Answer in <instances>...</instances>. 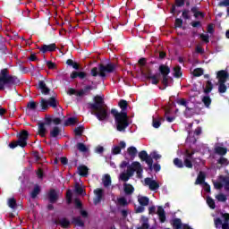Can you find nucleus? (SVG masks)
Segmentation results:
<instances>
[{
  "label": "nucleus",
  "mask_w": 229,
  "mask_h": 229,
  "mask_svg": "<svg viewBox=\"0 0 229 229\" xmlns=\"http://www.w3.org/2000/svg\"><path fill=\"white\" fill-rule=\"evenodd\" d=\"M215 153L216 155H220V156H225L226 155V153H228V148H225V147H216L215 148Z\"/></svg>",
  "instance_id": "28"
},
{
  "label": "nucleus",
  "mask_w": 229,
  "mask_h": 229,
  "mask_svg": "<svg viewBox=\"0 0 229 229\" xmlns=\"http://www.w3.org/2000/svg\"><path fill=\"white\" fill-rule=\"evenodd\" d=\"M126 148V142L120 141L118 146H115V155H121V149Z\"/></svg>",
  "instance_id": "33"
},
{
  "label": "nucleus",
  "mask_w": 229,
  "mask_h": 229,
  "mask_svg": "<svg viewBox=\"0 0 229 229\" xmlns=\"http://www.w3.org/2000/svg\"><path fill=\"white\" fill-rule=\"evenodd\" d=\"M201 101L204 104V106H206V108H210V105H212V98H210V96L206 95L202 97Z\"/></svg>",
  "instance_id": "27"
},
{
  "label": "nucleus",
  "mask_w": 229,
  "mask_h": 229,
  "mask_svg": "<svg viewBox=\"0 0 229 229\" xmlns=\"http://www.w3.org/2000/svg\"><path fill=\"white\" fill-rule=\"evenodd\" d=\"M174 78H181V76H182V66L177 65L174 68Z\"/></svg>",
  "instance_id": "39"
},
{
  "label": "nucleus",
  "mask_w": 229,
  "mask_h": 229,
  "mask_svg": "<svg viewBox=\"0 0 229 229\" xmlns=\"http://www.w3.org/2000/svg\"><path fill=\"white\" fill-rule=\"evenodd\" d=\"M27 110H32L34 112H38V104L34 101L29 102L27 104Z\"/></svg>",
  "instance_id": "29"
},
{
  "label": "nucleus",
  "mask_w": 229,
  "mask_h": 229,
  "mask_svg": "<svg viewBox=\"0 0 229 229\" xmlns=\"http://www.w3.org/2000/svg\"><path fill=\"white\" fill-rule=\"evenodd\" d=\"M193 76H195V78H199V76H203V69L202 68H196L193 71Z\"/></svg>",
  "instance_id": "46"
},
{
  "label": "nucleus",
  "mask_w": 229,
  "mask_h": 229,
  "mask_svg": "<svg viewBox=\"0 0 229 229\" xmlns=\"http://www.w3.org/2000/svg\"><path fill=\"white\" fill-rule=\"evenodd\" d=\"M138 157L141 162H146L147 165H148L149 171H153V159L160 160V158H162V156L157 151L151 152L150 155H148L146 150L139 152Z\"/></svg>",
  "instance_id": "4"
},
{
  "label": "nucleus",
  "mask_w": 229,
  "mask_h": 229,
  "mask_svg": "<svg viewBox=\"0 0 229 229\" xmlns=\"http://www.w3.org/2000/svg\"><path fill=\"white\" fill-rule=\"evenodd\" d=\"M51 137H58L60 135V128L54 127L53 130L50 131Z\"/></svg>",
  "instance_id": "47"
},
{
  "label": "nucleus",
  "mask_w": 229,
  "mask_h": 229,
  "mask_svg": "<svg viewBox=\"0 0 229 229\" xmlns=\"http://www.w3.org/2000/svg\"><path fill=\"white\" fill-rule=\"evenodd\" d=\"M190 25L192 26V28H201L203 26L199 21H193Z\"/></svg>",
  "instance_id": "55"
},
{
  "label": "nucleus",
  "mask_w": 229,
  "mask_h": 229,
  "mask_svg": "<svg viewBox=\"0 0 229 229\" xmlns=\"http://www.w3.org/2000/svg\"><path fill=\"white\" fill-rule=\"evenodd\" d=\"M138 203H140L141 207H148V205H149V198L145 196L139 197Z\"/></svg>",
  "instance_id": "26"
},
{
  "label": "nucleus",
  "mask_w": 229,
  "mask_h": 229,
  "mask_svg": "<svg viewBox=\"0 0 229 229\" xmlns=\"http://www.w3.org/2000/svg\"><path fill=\"white\" fill-rule=\"evenodd\" d=\"M200 38L205 42L206 44H208L210 42V36L208 34H200Z\"/></svg>",
  "instance_id": "54"
},
{
  "label": "nucleus",
  "mask_w": 229,
  "mask_h": 229,
  "mask_svg": "<svg viewBox=\"0 0 229 229\" xmlns=\"http://www.w3.org/2000/svg\"><path fill=\"white\" fill-rule=\"evenodd\" d=\"M103 183L105 187H108V185H110V183H112V180L110 179V175L106 174L103 177Z\"/></svg>",
  "instance_id": "44"
},
{
  "label": "nucleus",
  "mask_w": 229,
  "mask_h": 229,
  "mask_svg": "<svg viewBox=\"0 0 229 229\" xmlns=\"http://www.w3.org/2000/svg\"><path fill=\"white\" fill-rule=\"evenodd\" d=\"M77 148L79 149V151H82L83 153H85V151H87V147L83 143H79L77 145Z\"/></svg>",
  "instance_id": "59"
},
{
  "label": "nucleus",
  "mask_w": 229,
  "mask_h": 229,
  "mask_svg": "<svg viewBox=\"0 0 229 229\" xmlns=\"http://www.w3.org/2000/svg\"><path fill=\"white\" fill-rule=\"evenodd\" d=\"M60 225L63 226V228H67L69 226V225H71V222H69V220L63 218L60 221Z\"/></svg>",
  "instance_id": "56"
},
{
  "label": "nucleus",
  "mask_w": 229,
  "mask_h": 229,
  "mask_svg": "<svg viewBox=\"0 0 229 229\" xmlns=\"http://www.w3.org/2000/svg\"><path fill=\"white\" fill-rule=\"evenodd\" d=\"M157 214L159 217L160 223H164L167 217L165 216V210H164V208L162 206L157 207Z\"/></svg>",
  "instance_id": "17"
},
{
  "label": "nucleus",
  "mask_w": 229,
  "mask_h": 229,
  "mask_svg": "<svg viewBox=\"0 0 229 229\" xmlns=\"http://www.w3.org/2000/svg\"><path fill=\"white\" fill-rule=\"evenodd\" d=\"M132 165L134 167V173L136 172V174L138 178H142V165L139 161L132 162Z\"/></svg>",
  "instance_id": "15"
},
{
  "label": "nucleus",
  "mask_w": 229,
  "mask_h": 229,
  "mask_svg": "<svg viewBox=\"0 0 229 229\" xmlns=\"http://www.w3.org/2000/svg\"><path fill=\"white\" fill-rule=\"evenodd\" d=\"M48 198L51 203H55L58 199V193L55 190H52L49 192Z\"/></svg>",
  "instance_id": "32"
},
{
  "label": "nucleus",
  "mask_w": 229,
  "mask_h": 229,
  "mask_svg": "<svg viewBox=\"0 0 229 229\" xmlns=\"http://www.w3.org/2000/svg\"><path fill=\"white\" fill-rule=\"evenodd\" d=\"M75 135H81L83 133V126H79L74 130Z\"/></svg>",
  "instance_id": "62"
},
{
  "label": "nucleus",
  "mask_w": 229,
  "mask_h": 229,
  "mask_svg": "<svg viewBox=\"0 0 229 229\" xmlns=\"http://www.w3.org/2000/svg\"><path fill=\"white\" fill-rule=\"evenodd\" d=\"M177 104L181 105L182 106H185L186 107V111H191V107L187 106V100L185 98H181L179 100H177Z\"/></svg>",
  "instance_id": "43"
},
{
  "label": "nucleus",
  "mask_w": 229,
  "mask_h": 229,
  "mask_svg": "<svg viewBox=\"0 0 229 229\" xmlns=\"http://www.w3.org/2000/svg\"><path fill=\"white\" fill-rule=\"evenodd\" d=\"M78 123V118L76 117H70L65 121L66 126H72V124H76Z\"/></svg>",
  "instance_id": "41"
},
{
  "label": "nucleus",
  "mask_w": 229,
  "mask_h": 229,
  "mask_svg": "<svg viewBox=\"0 0 229 229\" xmlns=\"http://www.w3.org/2000/svg\"><path fill=\"white\" fill-rule=\"evenodd\" d=\"M216 199L218 201H221L222 203H225L226 201V199H228L226 198V195L223 194V193H219L218 195L216 196Z\"/></svg>",
  "instance_id": "49"
},
{
  "label": "nucleus",
  "mask_w": 229,
  "mask_h": 229,
  "mask_svg": "<svg viewBox=\"0 0 229 229\" xmlns=\"http://www.w3.org/2000/svg\"><path fill=\"white\" fill-rule=\"evenodd\" d=\"M171 225L174 229H182L183 224L182 223V219L180 218H174L171 220Z\"/></svg>",
  "instance_id": "20"
},
{
  "label": "nucleus",
  "mask_w": 229,
  "mask_h": 229,
  "mask_svg": "<svg viewBox=\"0 0 229 229\" xmlns=\"http://www.w3.org/2000/svg\"><path fill=\"white\" fill-rule=\"evenodd\" d=\"M91 89H92V87H90V86H88L84 89H81V90H76L74 89H69L67 91V94H69V96H78L79 98H81V96H85V93L89 92V90H90Z\"/></svg>",
  "instance_id": "11"
},
{
  "label": "nucleus",
  "mask_w": 229,
  "mask_h": 229,
  "mask_svg": "<svg viewBox=\"0 0 229 229\" xmlns=\"http://www.w3.org/2000/svg\"><path fill=\"white\" fill-rule=\"evenodd\" d=\"M207 203L208 205V207H210L211 208H216V201H214V199L210 197H208L207 199Z\"/></svg>",
  "instance_id": "50"
},
{
  "label": "nucleus",
  "mask_w": 229,
  "mask_h": 229,
  "mask_svg": "<svg viewBox=\"0 0 229 229\" xmlns=\"http://www.w3.org/2000/svg\"><path fill=\"white\" fill-rule=\"evenodd\" d=\"M57 105H58V102H56V99H55V98H50L48 100L42 98L40 101L41 110L43 111L47 110L49 106H52V108H56Z\"/></svg>",
  "instance_id": "10"
},
{
  "label": "nucleus",
  "mask_w": 229,
  "mask_h": 229,
  "mask_svg": "<svg viewBox=\"0 0 229 229\" xmlns=\"http://www.w3.org/2000/svg\"><path fill=\"white\" fill-rule=\"evenodd\" d=\"M229 74L228 72L225 70H220L216 73V78L218 80V82H226L228 80Z\"/></svg>",
  "instance_id": "14"
},
{
  "label": "nucleus",
  "mask_w": 229,
  "mask_h": 229,
  "mask_svg": "<svg viewBox=\"0 0 229 229\" xmlns=\"http://www.w3.org/2000/svg\"><path fill=\"white\" fill-rule=\"evenodd\" d=\"M174 26L175 28H182V26H183V20H182V18H176Z\"/></svg>",
  "instance_id": "52"
},
{
  "label": "nucleus",
  "mask_w": 229,
  "mask_h": 229,
  "mask_svg": "<svg viewBox=\"0 0 229 229\" xmlns=\"http://www.w3.org/2000/svg\"><path fill=\"white\" fill-rule=\"evenodd\" d=\"M114 65L113 64H107L106 66L100 64L98 67H95L91 70V75L92 76H100L101 78H105L108 72H114Z\"/></svg>",
  "instance_id": "7"
},
{
  "label": "nucleus",
  "mask_w": 229,
  "mask_h": 229,
  "mask_svg": "<svg viewBox=\"0 0 229 229\" xmlns=\"http://www.w3.org/2000/svg\"><path fill=\"white\" fill-rule=\"evenodd\" d=\"M40 192V187L36 185L31 192V198H37Z\"/></svg>",
  "instance_id": "48"
},
{
  "label": "nucleus",
  "mask_w": 229,
  "mask_h": 229,
  "mask_svg": "<svg viewBox=\"0 0 229 229\" xmlns=\"http://www.w3.org/2000/svg\"><path fill=\"white\" fill-rule=\"evenodd\" d=\"M130 175L127 174L126 173H122L120 174L119 180H121L122 182H128V180H130Z\"/></svg>",
  "instance_id": "51"
},
{
  "label": "nucleus",
  "mask_w": 229,
  "mask_h": 229,
  "mask_svg": "<svg viewBox=\"0 0 229 229\" xmlns=\"http://www.w3.org/2000/svg\"><path fill=\"white\" fill-rule=\"evenodd\" d=\"M7 205L13 210H15L17 208V202L15 201V199H13V198H11L7 200Z\"/></svg>",
  "instance_id": "37"
},
{
  "label": "nucleus",
  "mask_w": 229,
  "mask_h": 229,
  "mask_svg": "<svg viewBox=\"0 0 229 229\" xmlns=\"http://www.w3.org/2000/svg\"><path fill=\"white\" fill-rule=\"evenodd\" d=\"M153 169L156 173H158V172H160V169H162V166L160 165V164L153 165V163H152V171H153Z\"/></svg>",
  "instance_id": "61"
},
{
  "label": "nucleus",
  "mask_w": 229,
  "mask_h": 229,
  "mask_svg": "<svg viewBox=\"0 0 229 229\" xmlns=\"http://www.w3.org/2000/svg\"><path fill=\"white\" fill-rule=\"evenodd\" d=\"M123 191H124L125 194L131 195V194H133L135 188H133V185L124 182L123 183Z\"/></svg>",
  "instance_id": "24"
},
{
  "label": "nucleus",
  "mask_w": 229,
  "mask_h": 229,
  "mask_svg": "<svg viewBox=\"0 0 229 229\" xmlns=\"http://www.w3.org/2000/svg\"><path fill=\"white\" fill-rule=\"evenodd\" d=\"M170 13H173V15H174V13H177V15H180V13H182V11L176 10V5H172Z\"/></svg>",
  "instance_id": "60"
},
{
  "label": "nucleus",
  "mask_w": 229,
  "mask_h": 229,
  "mask_svg": "<svg viewBox=\"0 0 229 229\" xmlns=\"http://www.w3.org/2000/svg\"><path fill=\"white\" fill-rule=\"evenodd\" d=\"M78 171L81 176H87L89 173V168L85 165H81L78 167Z\"/></svg>",
  "instance_id": "35"
},
{
  "label": "nucleus",
  "mask_w": 229,
  "mask_h": 229,
  "mask_svg": "<svg viewBox=\"0 0 229 229\" xmlns=\"http://www.w3.org/2000/svg\"><path fill=\"white\" fill-rule=\"evenodd\" d=\"M205 178H207L205 172H199L195 185H203L205 183Z\"/></svg>",
  "instance_id": "22"
},
{
  "label": "nucleus",
  "mask_w": 229,
  "mask_h": 229,
  "mask_svg": "<svg viewBox=\"0 0 229 229\" xmlns=\"http://www.w3.org/2000/svg\"><path fill=\"white\" fill-rule=\"evenodd\" d=\"M222 217H224V223H229V213L223 214Z\"/></svg>",
  "instance_id": "64"
},
{
  "label": "nucleus",
  "mask_w": 229,
  "mask_h": 229,
  "mask_svg": "<svg viewBox=\"0 0 229 229\" xmlns=\"http://www.w3.org/2000/svg\"><path fill=\"white\" fill-rule=\"evenodd\" d=\"M162 118H155L153 117V120H152V125H153V128H160V126L162 125Z\"/></svg>",
  "instance_id": "40"
},
{
  "label": "nucleus",
  "mask_w": 229,
  "mask_h": 229,
  "mask_svg": "<svg viewBox=\"0 0 229 229\" xmlns=\"http://www.w3.org/2000/svg\"><path fill=\"white\" fill-rule=\"evenodd\" d=\"M73 223L76 226H83V220H81V217L75 218Z\"/></svg>",
  "instance_id": "57"
},
{
  "label": "nucleus",
  "mask_w": 229,
  "mask_h": 229,
  "mask_svg": "<svg viewBox=\"0 0 229 229\" xmlns=\"http://www.w3.org/2000/svg\"><path fill=\"white\" fill-rule=\"evenodd\" d=\"M116 210L117 212H119V214H121L123 219H126V217H128V208H116Z\"/></svg>",
  "instance_id": "36"
},
{
  "label": "nucleus",
  "mask_w": 229,
  "mask_h": 229,
  "mask_svg": "<svg viewBox=\"0 0 229 229\" xmlns=\"http://www.w3.org/2000/svg\"><path fill=\"white\" fill-rule=\"evenodd\" d=\"M118 106L119 108H121V112H126V110H128V101L124 100V99H121L118 102Z\"/></svg>",
  "instance_id": "30"
},
{
  "label": "nucleus",
  "mask_w": 229,
  "mask_h": 229,
  "mask_svg": "<svg viewBox=\"0 0 229 229\" xmlns=\"http://www.w3.org/2000/svg\"><path fill=\"white\" fill-rule=\"evenodd\" d=\"M173 6H177L178 8H182V6H185V0H175V4Z\"/></svg>",
  "instance_id": "53"
},
{
  "label": "nucleus",
  "mask_w": 229,
  "mask_h": 229,
  "mask_svg": "<svg viewBox=\"0 0 229 229\" xmlns=\"http://www.w3.org/2000/svg\"><path fill=\"white\" fill-rule=\"evenodd\" d=\"M190 13H191V11H189L188 9L182 10V19H184V21H189V19H191Z\"/></svg>",
  "instance_id": "45"
},
{
  "label": "nucleus",
  "mask_w": 229,
  "mask_h": 229,
  "mask_svg": "<svg viewBox=\"0 0 229 229\" xmlns=\"http://www.w3.org/2000/svg\"><path fill=\"white\" fill-rule=\"evenodd\" d=\"M125 174H127L131 178V176H133V174H135V167L133 166V163H131V165L127 167V171Z\"/></svg>",
  "instance_id": "42"
},
{
  "label": "nucleus",
  "mask_w": 229,
  "mask_h": 229,
  "mask_svg": "<svg viewBox=\"0 0 229 229\" xmlns=\"http://www.w3.org/2000/svg\"><path fill=\"white\" fill-rule=\"evenodd\" d=\"M115 123L117 131L124 133L126 131V128H128L131 123L128 116V112L115 111Z\"/></svg>",
  "instance_id": "3"
},
{
  "label": "nucleus",
  "mask_w": 229,
  "mask_h": 229,
  "mask_svg": "<svg viewBox=\"0 0 229 229\" xmlns=\"http://www.w3.org/2000/svg\"><path fill=\"white\" fill-rule=\"evenodd\" d=\"M196 154V150H189L185 149L183 153V161L178 157H175L174 159V165L175 167H178V169H183L184 167H187V169H192L194 167V162H196V157H194V155Z\"/></svg>",
  "instance_id": "2"
},
{
  "label": "nucleus",
  "mask_w": 229,
  "mask_h": 229,
  "mask_svg": "<svg viewBox=\"0 0 229 229\" xmlns=\"http://www.w3.org/2000/svg\"><path fill=\"white\" fill-rule=\"evenodd\" d=\"M66 199H67L68 203H71V201H72V191H71V190L67 191Z\"/></svg>",
  "instance_id": "58"
},
{
  "label": "nucleus",
  "mask_w": 229,
  "mask_h": 229,
  "mask_svg": "<svg viewBox=\"0 0 229 229\" xmlns=\"http://www.w3.org/2000/svg\"><path fill=\"white\" fill-rule=\"evenodd\" d=\"M56 49V44L52 43L50 45H44L41 48H39V50L41 51V53H49V52H53Z\"/></svg>",
  "instance_id": "18"
},
{
  "label": "nucleus",
  "mask_w": 229,
  "mask_h": 229,
  "mask_svg": "<svg viewBox=\"0 0 229 229\" xmlns=\"http://www.w3.org/2000/svg\"><path fill=\"white\" fill-rule=\"evenodd\" d=\"M14 83H17V78L10 76L8 70H2L0 72V90L4 89V87H11Z\"/></svg>",
  "instance_id": "5"
},
{
  "label": "nucleus",
  "mask_w": 229,
  "mask_h": 229,
  "mask_svg": "<svg viewBox=\"0 0 229 229\" xmlns=\"http://www.w3.org/2000/svg\"><path fill=\"white\" fill-rule=\"evenodd\" d=\"M38 88L40 89L42 94L47 95L49 94V89L44 81L38 82Z\"/></svg>",
  "instance_id": "31"
},
{
  "label": "nucleus",
  "mask_w": 229,
  "mask_h": 229,
  "mask_svg": "<svg viewBox=\"0 0 229 229\" xmlns=\"http://www.w3.org/2000/svg\"><path fill=\"white\" fill-rule=\"evenodd\" d=\"M158 71L160 72V75L162 76L161 79V83L164 85L162 88L161 86L159 87L160 90H165L167 87H169V80H172L169 74L171 73V68L169 66L161 64L159 65Z\"/></svg>",
  "instance_id": "6"
},
{
  "label": "nucleus",
  "mask_w": 229,
  "mask_h": 229,
  "mask_svg": "<svg viewBox=\"0 0 229 229\" xmlns=\"http://www.w3.org/2000/svg\"><path fill=\"white\" fill-rule=\"evenodd\" d=\"M226 90H228V87H226V82H218L219 94H225Z\"/></svg>",
  "instance_id": "34"
},
{
  "label": "nucleus",
  "mask_w": 229,
  "mask_h": 229,
  "mask_svg": "<svg viewBox=\"0 0 229 229\" xmlns=\"http://www.w3.org/2000/svg\"><path fill=\"white\" fill-rule=\"evenodd\" d=\"M95 198H94V204L98 205V203L101 202L103 198V191L101 189H97L94 191Z\"/></svg>",
  "instance_id": "19"
},
{
  "label": "nucleus",
  "mask_w": 229,
  "mask_h": 229,
  "mask_svg": "<svg viewBox=\"0 0 229 229\" xmlns=\"http://www.w3.org/2000/svg\"><path fill=\"white\" fill-rule=\"evenodd\" d=\"M145 184L148 185L150 191H158L160 189V184L149 177L145 178Z\"/></svg>",
  "instance_id": "12"
},
{
  "label": "nucleus",
  "mask_w": 229,
  "mask_h": 229,
  "mask_svg": "<svg viewBox=\"0 0 229 229\" xmlns=\"http://www.w3.org/2000/svg\"><path fill=\"white\" fill-rule=\"evenodd\" d=\"M141 221L143 222L141 225L142 229H149V219L146 216H141Z\"/></svg>",
  "instance_id": "38"
},
{
  "label": "nucleus",
  "mask_w": 229,
  "mask_h": 229,
  "mask_svg": "<svg viewBox=\"0 0 229 229\" xmlns=\"http://www.w3.org/2000/svg\"><path fill=\"white\" fill-rule=\"evenodd\" d=\"M218 6L222 7V6H229V0H222L221 2H219Z\"/></svg>",
  "instance_id": "63"
},
{
  "label": "nucleus",
  "mask_w": 229,
  "mask_h": 229,
  "mask_svg": "<svg viewBox=\"0 0 229 229\" xmlns=\"http://www.w3.org/2000/svg\"><path fill=\"white\" fill-rule=\"evenodd\" d=\"M213 89H214V84L212 83V81H207L206 86L204 88V94H206V96H208V94L212 92Z\"/></svg>",
  "instance_id": "25"
},
{
  "label": "nucleus",
  "mask_w": 229,
  "mask_h": 229,
  "mask_svg": "<svg viewBox=\"0 0 229 229\" xmlns=\"http://www.w3.org/2000/svg\"><path fill=\"white\" fill-rule=\"evenodd\" d=\"M49 126H51V117L46 116L45 123L38 124V133L40 137H46L47 128H49Z\"/></svg>",
  "instance_id": "9"
},
{
  "label": "nucleus",
  "mask_w": 229,
  "mask_h": 229,
  "mask_svg": "<svg viewBox=\"0 0 229 229\" xmlns=\"http://www.w3.org/2000/svg\"><path fill=\"white\" fill-rule=\"evenodd\" d=\"M216 228L229 229V223L224 222L221 218L217 217L214 220Z\"/></svg>",
  "instance_id": "16"
},
{
  "label": "nucleus",
  "mask_w": 229,
  "mask_h": 229,
  "mask_svg": "<svg viewBox=\"0 0 229 229\" xmlns=\"http://www.w3.org/2000/svg\"><path fill=\"white\" fill-rule=\"evenodd\" d=\"M27 140H28V131H22L19 136V140L13 143L9 144V147L12 149H14V148H17L18 146H21V148H25V146L28 144Z\"/></svg>",
  "instance_id": "8"
},
{
  "label": "nucleus",
  "mask_w": 229,
  "mask_h": 229,
  "mask_svg": "<svg viewBox=\"0 0 229 229\" xmlns=\"http://www.w3.org/2000/svg\"><path fill=\"white\" fill-rule=\"evenodd\" d=\"M145 78L147 80H151L152 85H158L160 80H158V77L157 75H151V72L145 74Z\"/></svg>",
  "instance_id": "23"
},
{
  "label": "nucleus",
  "mask_w": 229,
  "mask_h": 229,
  "mask_svg": "<svg viewBox=\"0 0 229 229\" xmlns=\"http://www.w3.org/2000/svg\"><path fill=\"white\" fill-rule=\"evenodd\" d=\"M130 202L126 199V197H120L116 199V208H128Z\"/></svg>",
  "instance_id": "13"
},
{
  "label": "nucleus",
  "mask_w": 229,
  "mask_h": 229,
  "mask_svg": "<svg viewBox=\"0 0 229 229\" xmlns=\"http://www.w3.org/2000/svg\"><path fill=\"white\" fill-rule=\"evenodd\" d=\"M127 153L131 158V160H134V158L137 157V154L139 151L137 150V148L131 146L127 148Z\"/></svg>",
  "instance_id": "21"
},
{
  "label": "nucleus",
  "mask_w": 229,
  "mask_h": 229,
  "mask_svg": "<svg viewBox=\"0 0 229 229\" xmlns=\"http://www.w3.org/2000/svg\"><path fill=\"white\" fill-rule=\"evenodd\" d=\"M94 100L95 103L91 106V114L96 115L98 121H106L110 119V117L115 119V110L112 109L111 114H108L103 98L97 96Z\"/></svg>",
  "instance_id": "1"
}]
</instances>
